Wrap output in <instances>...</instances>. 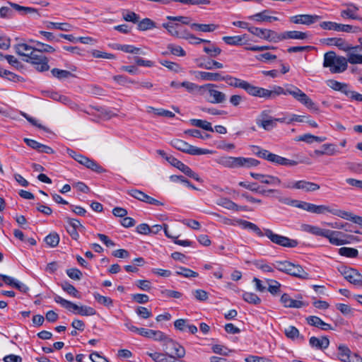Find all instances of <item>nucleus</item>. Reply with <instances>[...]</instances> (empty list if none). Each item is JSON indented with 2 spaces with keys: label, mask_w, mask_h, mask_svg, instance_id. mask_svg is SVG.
Segmentation results:
<instances>
[{
  "label": "nucleus",
  "mask_w": 362,
  "mask_h": 362,
  "mask_svg": "<svg viewBox=\"0 0 362 362\" xmlns=\"http://www.w3.org/2000/svg\"><path fill=\"white\" fill-rule=\"evenodd\" d=\"M218 163L225 168H238V157L223 156L218 159Z\"/></svg>",
  "instance_id": "nucleus-32"
},
{
  "label": "nucleus",
  "mask_w": 362,
  "mask_h": 362,
  "mask_svg": "<svg viewBox=\"0 0 362 362\" xmlns=\"http://www.w3.org/2000/svg\"><path fill=\"white\" fill-rule=\"evenodd\" d=\"M259 161L253 158L238 157V168H250L257 166Z\"/></svg>",
  "instance_id": "nucleus-39"
},
{
  "label": "nucleus",
  "mask_w": 362,
  "mask_h": 362,
  "mask_svg": "<svg viewBox=\"0 0 362 362\" xmlns=\"http://www.w3.org/2000/svg\"><path fill=\"white\" fill-rule=\"evenodd\" d=\"M54 300L60 304L63 308L69 311H72L74 314L80 315L82 316H92L96 314V310L90 306L81 305L78 306L76 304L67 300L58 295H54Z\"/></svg>",
  "instance_id": "nucleus-3"
},
{
  "label": "nucleus",
  "mask_w": 362,
  "mask_h": 362,
  "mask_svg": "<svg viewBox=\"0 0 362 362\" xmlns=\"http://www.w3.org/2000/svg\"><path fill=\"white\" fill-rule=\"evenodd\" d=\"M320 27L325 30H334L347 33H356L360 30L357 26L351 25L337 23L332 21H323L320 23Z\"/></svg>",
  "instance_id": "nucleus-11"
},
{
  "label": "nucleus",
  "mask_w": 362,
  "mask_h": 362,
  "mask_svg": "<svg viewBox=\"0 0 362 362\" xmlns=\"http://www.w3.org/2000/svg\"><path fill=\"white\" fill-rule=\"evenodd\" d=\"M264 230L265 236L274 244L288 248H294L298 245L297 240L291 239L286 236L275 233L269 228H264Z\"/></svg>",
  "instance_id": "nucleus-7"
},
{
  "label": "nucleus",
  "mask_w": 362,
  "mask_h": 362,
  "mask_svg": "<svg viewBox=\"0 0 362 362\" xmlns=\"http://www.w3.org/2000/svg\"><path fill=\"white\" fill-rule=\"evenodd\" d=\"M281 95H291L308 109L315 112L319 111L317 105L300 88L293 85L288 84L286 86V88L279 86H273L270 90L255 86L253 96L262 98L265 100H273Z\"/></svg>",
  "instance_id": "nucleus-1"
},
{
  "label": "nucleus",
  "mask_w": 362,
  "mask_h": 362,
  "mask_svg": "<svg viewBox=\"0 0 362 362\" xmlns=\"http://www.w3.org/2000/svg\"><path fill=\"white\" fill-rule=\"evenodd\" d=\"M166 160L173 166L177 168L180 171H182L185 175L194 179V180L202 182V179L199 177V175L194 172L188 165L183 163L182 161L179 160L173 156H167L165 157Z\"/></svg>",
  "instance_id": "nucleus-13"
},
{
  "label": "nucleus",
  "mask_w": 362,
  "mask_h": 362,
  "mask_svg": "<svg viewBox=\"0 0 362 362\" xmlns=\"http://www.w3.org/2000/svg\"><path fill=\"white\" fill-rule=\"evenodd\" d=\"M308 37V33L298 30H289L279 33V42L292 39V40H305Z\"/></svg>",
  "instance_id": "nucleus-22"
},
{
  "label": "nucleus",
  "mask_w": 362,
  "mask_h": 362,
  "mask_svg": "<svg viewBox=\"0 0 362 362\" xmlns=\"http://www.w3.org/2000/svg\"><path fill=\"white\" fill-rule=\"evenodd\" d=\"M190 28L195 31H200L203 33H211L216 30L218 25L211 23V24H201V23H193L190 25Z\"/></svg>",
  "instance_id": "nucleus-33"
},
{
  "label": "nucleus",
  "mask_w": 362,
  "mask_h": 362,
  "mask_svg": "<svg viewBox=\"0 0 362 362\" xmlns=\"http://www.w3.org/2000/svg\"><path fill=\"white\" fill-rule=\"evenodd\" d=\"M358 49H357L358 50ZM354 51H356V49H353L351 51H348L347 52V63H350L351 64H362V54H356Z\"/></svg>",
  "instance_id": "nucleus-45"
},
{
  "label": "nucleus",
  "mask_w": 362,
  "mask_h": 362,
  "mask_svg": "<svg viewBox=\"0 0 362 362\" xmlns=\"http://www.w3.org/2000/svg\"><path fill=\"white\" fill-rule=\"evenodd\" d=\"M122 17L124 21L132 22L134 23H137L139 22V20L140 19V17L138 14L133 11H129L127 10H124L122 11Z\"/></svg>",
  "instance_id": "nucleus-60"
},
{
  "label": "nucleus",
  "mask_w": 362,
  "mask_h": 362,
  "mask_svg": "<svg viewBox=\"0 0 362 362\" xmlns=\"http://www.w3.org/2000/svg\"><path fill=\"white\" fill-rule=\"evenodd\" d=\"M162 27L165 28L167 30V32L169 35H170L173 37H177V30L176 28L177 27V23L170 21L168 23H163L162 24Z\"/></svg>",
  "instance_id": "nucleus-61"
},
{
  "label": "nucleus",
  "mask_w": 362,
  "mask_h": 362,
  "mask_svg": "<svg viewBox=\"0 0 362 362\" xmlns=\"http://www.w3.org/2000/svg\"><path fill=\"white\" fill-rule=\"evenodd\" d=\"M216 204L229 210L235 211V209H238V204L228 198L221 197L217 200Z\"/></svg>",
  "instance_id": "nucleus-50"
},
{
  "label": "nucleus",
  "mask_w": 362,
  "mask_h": 362,
  "mask_svg": "<svg viewBox=\"0 0 362 362\" xmlns=\"http://www.w3.org/2000/svg\"><path fill=\"white\" fill-rule=\"evenodd\" d=\"M151 110H148V112H152L154 115L158 116H162L168 118H173L175 117V114L168 110H165L163 108H154L153 107H148Z\"/></svg>",
  "instance_id": "nucleus-59"
},
{
  "label": "nucleus",
  "mask_w": 362,
  "mask_h": 362,
  "mask_svg": "<svg viewBox=\"0 0 362 362\" xmlns=\"http://www.w3.org/2000/svg\"><path fill=\"white\" fill-rule=\"evenodd\" d=\"M267 281L268 283V288L267 291L272 294V295H277L280 293L281 290V284L274 280V279H267Z\"/></svg>",
  "instance_id": "nucleus-57"
},
{
  "label": "nucleus",
  "mask_w": 362,
  "mask_h": 362,
  "mask_svg": "<svg viewBox=\"0 0 362 362\" xmlns=\"http://www.w3.org/2000/svg\"><path fill=\"white\" fill-rule=\"evenodd\" d=\"M251 177L254 179L259 180L263 184L272 185H279L281 184V180L278 177H275L269 175H264L255 173H250Z\"/></svg>",
  "instance_id": "nucleus-21"
},
{
  "label": "nucleus",
  "mask_w": 362,
  "mask_h": 362,
  "mask_svg": "<svg viewBox=\"0 0 362 362\" xmlns=\"http://www.w3.org/2000/svg\"><path fill=\"white\" fill-rule=\"evenodd\" d=\"M222 81H225L230 86L242 88L245 90L250 95L253 96L255 86L250 84L247 81H244L227 74L222 76Z\"/></svg>",
  "instance_id": "nucleus-10"
},
{
  "label": "nucleus",
  "mask_w": 362,
  "mask_h": 362,
  "mask_svg": "<svg viewBox=\"0 0 362 362\" xmlns=\"http://www.w3.org/2000/svg\"><path fill=\"white\" fill-rule=\"evenodd\" d=\"M161 346L166 356L182 358L185 355V348L169 337L161 344Z\"/></svg>",
  "instance_id": "nucleus-6"
},
{
  "label": "nucleus",
  "mask_w": 362,
  "mask_h": 362,
  "mask_svg": "<svg viewBox=\"0 0 362 362\" xmlns=\"http://www.w3.org/2000/svg\"><path fill=\"white\" fill-rule=\"evenodd\" d=\"M175 274L179 276H182L185 278H195L199 276L197 272L183 267H178L177 270L175 272Z\"/></svg>",
  "instance_id": "nucleus-58"
},
{
  "label": "nucleus",
  "mask_w": 362,
  "mask_h": 362,
  "mask_svg": "<svg viewBox=\"0 0 362 362\" xmlns=\"http://www.w3.org/2000/svg\"><path fill=\"white\" fill-rule=\"evenodd\" d=\"M339 271L349 283L357 286H362V274L356 269L341 267Z\"/></svg>",
  "instance_id": "nucleus-16"
},
{
  "label": "nucleus",
  "mask_w": 362,
  "mask_h": 362,
  "mask_svg": "<svg viewBox=\"0 0 362 362\" xmlns=\"http://www.w3.org/2000/svg\"><path fill=\"white\" fill-rule=\"evenodd\" d=\"M255 266L264 273H272L274 271V263L268 264L264 260L257 261L254 263Z\"/></svg>",
  "instance_id": "nucleus-48"
},
{
  "label": "nucleus",
  "mask_w": 362,
  "mask_h": 362,
  "mask_svg": "<svg viewBox=\"0 0 362 362\" xmlns=\"http://www.w3.org/2000/svg\"><path fill=\"white\" fill-rule=\"evenodd\" d=\"M93 297L98 303L103 305L107 308L113 306V300L110 297L102 296L98 293H94Z\"/></svg>",
  "instance_id": "nucleus-53"
},
{
  "label": "nucleus",
  "mask_w": 362,
  "mask_h": 362,
  "mask_svg": "<svg viewBox=\"0 0 362 362\" xmlns=\"http://www.w3.org/2000/svg\"><path fill=\"white\" fill-rule=\"evenodd\" d=\"M66 274L70 279L76 281L81 280L83 276L82 272L77 268L68 269L66 270Z\"/></svg>",
  "instance_id": "nucleus-64"
},
{
  "label": "nucleus",
  "mask_w": 362,
  "mask_h": 362,
  "mask_svg": "<svg viewBox=\"0 0 362 362\" xmlns=\"http://www.w3.org/2000/svg\"><path fill=\"white\" fill-rule=\"evenodd\" d=\"M9 6L12 8V9L16 10L21 15L31 14V13H37V10L33 7H27L18 5V4L13 3L11 1H8Z\"/></svg>",
  "instance_id": "nucleus-38"
},
{
  "label": "nucleus",
  "mask_w": 362,
  "mask_h": 362,
  "mask_svg": "<svg viewBox=\"0 0 362 362\" xmlns=\"http://www.w3.org/2000/svg\"><path fill=\"white\" fill-rule=\"evenodd\" d=\"M254 155L258 156L259 158L265 159L271 163L284 166H295L298 163L294 160L288 159L286 158L271 153L267 150L262 148L259 151H254Z\"/></svg>",
  "instance_id": "nucleus-5"
},
{
  "label": "nucleus",
  "mask_w": 362,
  "mask_h": 362,
  "mask_svg": "<svg viewBox=\"0 0 362 362\" xmlns=\"http://www.w3.org/2000/svg\"><path fill=\"white\" fill-rule=\"evenodd\" d=\"M269 11L264 10L262 12L255 13L248 17L249 19L255 21L257 22H272L279 21V18L275 16H269Z\"/></svg>",
  "instance_id": "nucleus-27"
},
{
  "label": "nucleus",
  "mask_w": 362,
  "mask_h": 362,
  "mask_svg": "<svg viewBox=\"0 0 362 362\" xmlns=\"http://www.w3.org/2000/svg\"><path fill=\"white\" fill-rule=\"evenodd\" d=\"M156 28V23L148 18H145L137 23V29L140 31H146Z\"/></svg>",
  "instance_id": "nucleus-40"
},
{
  "label": "nucleus",
  "mask_w": 362,
  "mask_h": 362,
  "mask_svg": "<svg viewBox=\"0 0 362 362\" xmlns=\"http://www.w3.org/2000/svg\"><path fill=\"white\" fill-rule=\"evenodd\" d=\"M67 153L76 161H77L80 164L84 165L86 168L91 170L93 172H95L97 173H103L107 171L95 160L90 159L81 153H78L72 149L68 148Z\"/></svg>",
  "instance_id": "nucleus-4"
},
{
  "label": "nucleus",
  "mask_w": 362,
  "mask_h": 362,
  "mask_svg": "<svg viewBox=\"0 0 362 362\" xmlns=\"http://www.w3.org/2000/svg\"><path fill=\"white\" fill-rule=\"evenodd\" d=\"M249 32L252 35L270 42L276 43L279 42V33L270 29L260 28L253 26L249 28Z\"/></svg>",
  "instance_id": "nucleus-15"
},
{
  "label": "nucleus",
  "mask_w": 362,
  "mask_h": 362,
  "mask_svg": "<svg viewBox=\"0 0 362 362\" xmlns=\"http://www.w3.org/2000/svg\"><path fill=\"white\" fill-rule=\"evenodd\" d=\"M257 125L266 131H271L276 127L275 124V117L272 116L271 110H264L255 119Z\"/></svg>",
  "instance_id": "nucleus-12"
},
{
  "label": "nucleus",
  "mask_w": 362,
  "mask_h": 362,
  "mask_svg": "<svg viewBox=\"0 0 362 362\" xmlns=\"http://www.w3.org/2000/svg\"><path fill=\"white\" fill-rule=\"evenodd\" d=\"M240 224L243 229L251 230L259 237H263L265 235L264 233L261 230L258 226L252 222L245 220H240Z\"/></svg>",
  "instance_id": "nucleus-36"
},
{
  "label": "nucleus",
  "mask_w": 362,
  "mask_h": 362,
  "mask_svg": "<svg viewBox=\"0 0 362 362\" xmlns=\"http://www.w3.org/2000/svg\"><path fill=\"white\" fill-rule=\"evenodd\" d=\"M23 60L27 63L33 64L38 71H45L49 70L47 58L42 54L35 51L28 58H24Z\"/></svg>",
  "instance_id": "nucleus-14"
},
{
  "label": "nucleus",
  "mask_w": 362,
  "mask_h": 362,
  "mask_svg": "<svg viewBox=\"0 0 362 362\" xmlns=\"http://www.w3.org/2000/svg\"><path fill=\"white\" fill-rule=\"evenodd\" d=\"M217 85L215 83H208L202 88L206 90V98L208 102L212 104L223 103L226 100V95L224 93L216 89Z\"/></svg>",
  "instance_id": "nucleus-9"
},
{
  "label": "nucleus",
  "mask_w": 362,
  "mask_h": 362,
  "mask_svg": "<svg viewBox=\"0 0 362 362\" xmlns=\"http://www.w3.org/2000/svg\"><path fill=\"white\" fill-rule=\"evenodd\" d=\"M309 344L313 348L323 350L329 346V340L326 337H322L321 338L311 337L309 339Z\"/></svg>",
  "instance_id": "nucleus-26"
},
{
  "label": "nucleus",
  "mask_w": 362,
  "mask_h": 362,
  "mask_svg": "<svg viewBox=\"0 0 362 362\" xmlns=\"http://www.w3.org/2000/svg\"><path fill=\"white\" fill-rule=\"evenodd\" d=\"M51 73L54 77H55L59 80H62V79H65V78H68L74 76V74L71 71H67V70L59 69L57 68L52 69L51 70Z\"/></svg>",
  "instance_id": "nucleus-46"
},
{
  "label": "nucleus",
  "mask_w": 362,
  "mask_h": 362,
  "mask_svg": "<svg viewBox=\"0 0 362 362\" xmlns=\"http://www.w3.org/2000/svg\"><path fill=\"white\" fill-rule=\"evenodd\" d=\"M281 302L286 308H300L305 305L302 300H294L287 293H284L281 297Z\"/></svg>",
  "instance_id": "nucleus-25"
},
{
  "label": "nucleus",
  "mask_w": 362,
  "mask_h": 362,
  "mask_svg": "<svg viewBox=\"0 0 362 362\" xmlns=\"http://www.w3.org/2000/svg\"><path fill=\"white\" fill-rule=\"evenodd\" d=\"M48 29H57L62 31H70L72 26L67 23L47 22L46 25Z\"/></svg>",
  "instance_id": "nucleus-49"
},
{
  "label": "nucleus",
  "mask_w": 362,
  "mask_h": 362,
  "mask_svg": "<svg viewBox=\"0 0 362 362\" xmlns=\"http://www.w3.org/2000/svg\"><path fill=\"white\" fill-rule=\"evenodd\" d=\"M242 297L243 300L250 304L259 305L261 303V299L258 296L252 292H243Z\"/></svg>",
  "instance_id": "nucleus-52"
},
{
  "label": "nucleus",
  "mask_w": 362,
  "mask_h": 362,
  "mask_svg": "<svg viewBox=\"0 0 362 362\" xmlns=\"http://www.w3.org/2000/svg\"><path fill=\"white\" fill-rule=\"evenodd\" d=\"M31 42L35 43V51L37 52L42 54V52H49L52 53L55 51V49L47 44H44L42 42H40L39 41H35V40H30Z\"/></svg>",
  "instance_id": "nucleus-55"
},
{
  "label": "nucleus",
  "mask_w": 362,
  "mask_h": 362,
  "mask_svg": "<svg viewBox=\"0 0 362 362\" xmlns=\"http://www.w3.org/2000/svg\"><path fill=\"white\" fill-rule=\"evenodd\" d=\"M166 18L169 21H173L175 23H178L180 25H188L190 26L192 23V19L189 16H166Z\"/></svg>",
  "instance_id": "nucleus-51"
},
{
  "label": "nucleus",
  "mask_w": 362,
  "mask_h": 362,
  "mask_svg": "<svg viewBox=\"0 0 362 362\" xmlns=\"http://www.w3.org/2000/svg\"><path fill=\"white\" fill-rule=\"evenodd\" d=\"M198 66L202 69L212 70L214 69H222L223 67V64L215 60H208L200 63Z\"/></svg>",
  "instance_id": "nucleus-54"
},
{
  "label": "nucleus",
  "mask_w": 362,
  "mask_h": 362,
  "mask_svg": "<svg viewBox=\"0 0 362 362\" xmlns=\"http://www.w3.org/2000/svg\"><path fill=\"white\" fill-rule=\"evenodd\" d=\"M327 212L331 213L333 215H335L339 217H341V215H344L343 214V210H339L334 208H331L329 206L325 205H315L313 206V214H323Z\"/></svg>",
  "instance_id": "nucleus-24"
},
{
  "label": "nucleus",
  "mask_w": 362,
  "mask_h": 362,
  "mask_svg": "<svg viewBox=\"0 0 362 362\" xmlns=\"http://www.w3.org/2000/svg\"><path fill=\"white\" fill-rule=\"evenodd\" d=\"M297 185V189H301L305 192H314L318 190L320 187V185L317 183L304 180H298Z\"/></svg>",
  "instance_id": "nucleus-29"
},
{
  "label": "nucleus",
  "mask_w": 362,
  "mask_h": 362,
  "mask_svg": "<svg viewBox=\"0 0 362 362\" xmlns=\"http://www.w3.org/2000/svg\"><path fill=\"white\" fill-rule=\"evenodd\" d=\"M300 230L303 232H305V233H310L312 235L323 237L325 230L326 229L320 228V227L316 226H312L310 224L304 223L300 226Z\"/></svg>",
  "instance_id": "nucleus-35"
},
{
  "label": "nucleus",
  "mask_w": 362,
  "mask_h": 362,
  "mask_svg": "<svg viewBox=\"0 0 362 362\" xmlns=\"http://www.w3.org/2000/svg\"><path fill=\"white\" fill-rule=\"evenodd\" d=\"M284 334L288 338L292 340H304V337L300 334L298 329L294 326H288L287 328H286L284 330Z\"/></svg>",
  "instance_id": "nucleus-41"
},
{
  "label": "nucleus",
  "mask_w": 362,
  "mask_h": 362,
  "mask_svg": "<svg viewBox=\"0 0 362 362\" xmlns=\"http://www.w3.org/2000/svg\"><path fill=\"white\" fill-rule=\"evenodd\" d=\"M289 275L298 277L302 279H307L309 278V274L306 272L303 268L299 264H291V273Z\"/></svg>",
  "instance_id": "nucleus-34"
},
{
  "label": "nucleus",
  "mask_w": 362,
  "mask_h": 362,
  "mask_svg": "<svg viewBox=\"0 0 362 362\" xmlns=\"http://www.w3.org/2000/svg\"><path fill=\"white\" fill-rule=\"evenodd\" d=\"M292 262L288 261H276L274 262V267L278 271L289 274Z\"/></svg>",
  "instance_id": "nucleus-44"
},
{
  "label": "nucleus",
  "mask_w": 362,
  "mask_h": 362,
  "mask_svg": "<svg viewBox=\"0 0 362 362\" xmlns=\"http://www.w3.org/2000/svg\"><path fill=\"white\" fill-rule=\"evenodd\" d=\"M16 53L20 56L28 58L35 51V47L29 45L25 42H20L13 46Z\"/></svg>",
  "instance_id": "nucleus-23"
},
{
  "label": "nucleus",
  "mask_w": 362,
  "mask_h": 362,
  "mask_svg": "<svg viewBox=\"0 0 362 362\" xmlns=\"http://www.w3.org/2000/svg\"><path fill=\"white\" fill-rule=\"evenodd\" d=\"M346 9H343L340 12V16L345 18H351L353 20L362 21V17L358 16L356 13L359 10L358 6L353 3H347L344 4Z\"/></svg>",
  "instance_id": "nucleus-20"
},
{
  "label": "nucleus",
  "mask_w": 362,
  "mask_h": 362,
  "mask_svg": "<svg viewBox=\"0 0 362 362\" xmlns=\"http://www.w3.org/2000/svg\"><path fill=\"white\" fill-rule=\"evenodd\" d=\"M306 320L310 325L318 327L322 330L327 331L332 329L331 325L325 322L317 316H309L306 318Z\"/></svg>",
  "instance_id": "nucleus-28"
},
{
  "label": "nucleus",
  "mask_w": 362,
  "mask_h": 362,
  "mask_svg": "<svg viewBox=\"0 0 362 362\" xmlns=\"http://www.w3.org/2000/svg\"><path fill=\"white\" fill-rule=\"evenodd\" d=\"M171 144L176 149L189 155H206L211 153L209 149L198 148L181 139H174Z\"/></svg>",
  "instance_id": "nucleus-8"
},
{
  "label": "nucleus",
  "mask_w": 362,
  "mask_h": 362,
  "mask_svg": "<svg viewBox=\"0 0 362 362\" xmlns=\"http://www.w3.org/2000/svg\"><path fill=\"white\" fill-rule=\"evenodd\" d=\"M190 124L194 127L202 128L206 131L211 132H214V128L212 127L211 124L206 120L192 119H190Z\"/></svg>",
  "instance_id": "nucleus-42"
},
{
  "label": "nucleus",
  "mask_w": 362,
  "mask_h": 362,
  "mask_svg": "<svg viewBox=\"0 0 362 362\" xmlns=\"http://www.w3.org/2000/svg\"><path fill=\"white\" fill-rule=\"evenodd\" d=\"M59 235L56 232L50 233L45 238V242L50 247H55L59 243Z\"/></svg>",
  "instance_id": "nucleus-56"
},
{
  "label": "nucleus",
  "mask_w": 362,
  "mask_h": 362,
  "mask_svg": "<svg viewBox=\"0 0 362 362\" xmlns=\"http://www.w3.org/2000/svg\"><path fill=\"white\" fill-rule=\"evenodd\" d=\"M337 153L335 145L332 144H325L321 149L315 150L314 153L317 156L329 155L333 156Z\"/></svg>",
  "instance_id": "nucleus-37"
},
{
  "label": "nucleus",
  "mask_w": 362,
  "mask_h": 362,
  "mask_svg": "<svg viewBox=\"0 0 362 362\" xmlns=\"http://www.w3.org/2000/svg\"><path fill=\"white\" fill-rule=\"evenodd\" d=\"M338 253L341 256L349 258H356L358 255V250L353 247H343L339 249Z\"/></svg>",
  "instance_id": "nucleus-47"
},
{
  "label": "nucleus",
  "mask_w": 362,
  "mask_h": 362,
  "mask_svg": "<svg viewBox=\"0 0 362 362\" xmlns=\"http://www.w3.org/2000/svg\"><path fill=\"white\" fill-rule=\"evenodd\" d=\"M222 74L219 72L212 73L206 71H198L197 76L203 81H222Z\"/></svg>",
  "instance_id": "nucleus-30"
},
{
  "label": "nucleus",
  "mask_w": 362,
  "mask_h": 362,
  "mask_svg": "<svg viewBox=\"0 0 362 362\" xmlns=\"http://www.w3.org/2000/svg\"><path fill=\"white\" fill-rule=\"evenodd\" d=\"M323 237L327 238L329 243L334 245H342L348 242L343 239L344 234L340 231L326 229Z\"/></svg>",
  "instance_id": "nucleus-19"
},
{
  "label": "nucleus",
  "mask_w": 362,
  "mask_h": 362,
  "mask_svg": "<svg viewBox=\"0 0 362 362\" xmlns=\"http://www.w3.org/2000/svg\"><path fill=\"white\" fill-rule=\"evenodd\" d=\"M351 353L349 349L344 346H340L339 347L338 357L340 361L346 362L349 360Z\"/></svg>",
  "instance_id": "nucleus-62"
},
{
  "label": "nucleus",
  "mask_w": 362,
  "mask_h": 362,
  "mask_svg": "<svg viewBox=\"0 0 362 362\" xmlns=\"http://www.w3.org/2000/svg\"><path fill=\"white\" fill-rule=\"evenodd\" d=\"M323 66L329 67L332 74H339L347 69L348 63L346 57L337 56L334 52L330 51L324 55Z\"/></svg>",
  "instance_id": "nucleus-2"
},
{
  "label": "nucleus",
  "mask_w": 362,
  "mask_h": 362,
  "mask_svg": "<svg viewBox=\"0 0 362 362\" xmlns=\"http://www.w3.org/2000/svg\"><path fill=\"white\" fill-rule=\"evenodd\" d=\"M343 214L344 215H341V218L351 221L355 223L362 226V217L361 216L354 215L353 214L346 211H343Z\"/></svg>",
  "instance_id": "nucleus-63"
},
{
  "label": "nucleus",
  "mask_w": 362,
  "mask_h": 362,
  "mask_svg": "<svg viewBox=\"0 0 362 362\" xmlns=\"http://www.w3.org/2000/svg\"><path fill=\"white\" fill-rule=\"evenodd\" d=\"M320 19L321 16L317 15L299 14L291 16L289 21L295 24L310 25L319 21Z\"/></svg>",
  "instance_id": "nucleus-18"
},
{
  "label": "nucleus",
  "mask_w": 362,
  "mask_h": 362,
  "mask_svg": "<svg viewBox=\"0 0 362 362\" xmlns=\"http://www.w3.org/2000/svg\"><path fill=\"white\" fill-rule=\"evenodd\" d=\"M246 38V35H235V36H224L223 37V41L228 45H243L246 43L245 39Z\"/></svg>",
  "instance_id": "nucleus-31"
},
{
  "label": "nucleus",
  "mask_w": 362,
  "mask_h": 362,
  "mask_svg": "<svg viewBox=\"0 0 362 362\" xmlns=\"http://www.w3.org/2000/svg\"><path fill=\"white\" fill-rule=\"evenodd\" d=\"M325 43L328 46H336L340 50L348 52L353 49H357L360 48L359 45L352 46L344 39L341 37H329L325 40Z\"/></svg>",
  "instance_id": "nucleus-17"
},
{
  "label": "nucleus",
  "mask_w": 362,
  "mask_h": 362,
  "mask_svg": "<svg viewBox=\"0 0 362 362\" xmlns=\"http://www.w3.org/2000/svg\"><path fill=\"white\" fill-rule=\"evenodd\" d=\"M61 287L64 291L66 292L70 296L77 298H81L79 291L69 282L64 281L62 283Z\"/></svg>",
  "instance_id": "nucleus-43"
}]
</instances>
